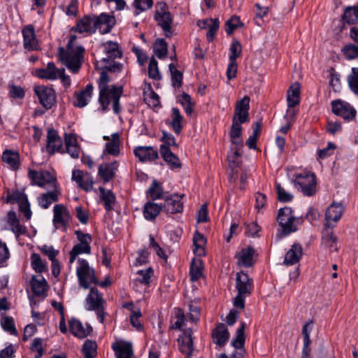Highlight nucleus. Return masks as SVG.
Masks as SVG:
<instances>
[{
    "label": "nucleus",
    "instance_id": "nucleus-1",
    "mask_svg": "<svg viewBox=\"0 0 358 358\" xmlns=\"http://www.w3.org/2000/svg\"><path fill=\"white\" fill-rule=\"evenodd\" d=\"M75 38L76 36L71 37L66 50L62 47L59 48L58 57L69 70L76 73L80 69L85 49L82 46H78L76 48L72 47L71 43Z\"/></svg>",
    "mask_w": 358,
    "mask_h": 358
},
{
    "label": "nucleus",
    "instance_id": "nucleus-2",
    "mask_svg": "<svg viewBox=\"0 0 358 358\" xmlns=\"http://www.w3.org/2000/svg\"><path fill=\"white\" fill-rule=\"evenodd\" d=\"M236 289L237 295L234 299V306L240 309L245 308V299L249 296L254 289L253 280L246 273L240 271L236 273Z\"/></svg>",
    "mask_w": 358,
    "mask_h": 358
},
{
    "label": "nucleus",
    "instance_id": "nucleus-3",
    "mask_svg": "<svg viewBox=\"0 0 358 358\" xmlns=\"http://www.w3.org/2000/svg\"><path fill=\"white\" fill-rule=\"evenodd\" d=\"M123 93V87L122 86L111 85V87L107 88V92L102 99L101 96V91H99V102L101 106L103 111L109 109V105L111 103L114 113L118 115L122 110L120 103V99Z\"/></svg>",
    "mask_w": 358,
    "mask_h": 358
},
{
    "label": "nucleus",
    "instance_id": "nucleus-4",
    "mask_svg": "<svg viewBox=\"0 0 358 358\" xmlns=\"http://www.w3.org/2000/svg\"><path fill=\"white\" fill-rule=\"evenodd\" d=\"M155 20L157 24L162 29L166 37H171L173 35L171 25L173 24V16L169 10L167 4L164 1L156 3Z\"/></svg>",
    "mask_w": 358,
    "mask_h": 358
},
{
    "label": "nucleus",
    "instance_id": "nucleus-5",
    "mask_svg": "<svg viewBox=\"0 0 358 358\" xmlns=\"http://www.w3.org/2000/svg\"><path fill=\"white\" fill-rule=\"evenodd\" d=\"M105 300L103 294L100 293L95 287L90 289V293L85 299V308L87 310L94 311L97 318L101 323H103L105 320V313L103 304Z\"/></svg>",
    "mask_w": 358,
    "mask_h": 358
},
{
    "label": "nucleus",
    "instance_id": "nucleus-6",
    "mask_svg": "<svg viewBox=\"0 0 358 358\" xmlns=\"http://www.w3.org/2000/svg\"><path fill=\"white\" fill-rule=\"evenodd\" d=\"M294 186L304 196H312L316 192V177L314 173L304 171L294 176Z\"/></svg>",
    "mask_w": 358,
    "mask_h": 358
},
{
    "label": "nucleus",
    "instance_id": "nucleus-7",
    "mask_svg": "<svg viewBox=\"0 0 358 358\" xmlns=\"http://www.w3.org/2000/svg\"><path fill=\"white\" fill-rule=\"evenodd\" d=\"M78 266L76 269L79 285L84 289L90 287L91 284H98L94 275V270L90 266L87 260L78 259Z\"/></svg>",
    "mask_w": 358,
    "mask_h": 358
},
{
    "label": "nucleus",
    "instance_id": "nucleus-8",
    "mask_svg": "<svg viewBox=\"0 0 358 358\" xmlns=\"http://www.w3.org/2000/svg\"><path fill=\"white\" fill-rule=\"evenodd\" d=\"M77 238L79 243L73 246L71 250L70 255V263H73L76 257L80 254H90L91 247L90 243L92 242V236L89 234L83 233L80 230L75 231Z\"/></svg>",
    "mask_w": 358,
    "mask_h": 358
},
{
    "label": "nucleus",
    "instance_id": "nucleus-9",
    "mask_svg": "<svg viewBox=\"0 0 358 358\" xmlns=\"http://www.w3.org/2000/svg\"><path fill=\"white\" fill-rule=\"evenodd\" d=\"M71 214L63 204H56L53 208L52 223L56 229H62L66 231L70 225Z\"/></svg>",
    "mask_w": 358,
    "mask_h": 358
},
{
    "label": "nucleus",
    "instance_id": "nucleus-10",
    "mask_svg": "<svg viewBox=\"0 0 358 358\" xmlns=\"http://www.w3.org/2000/svg\"><path fill=\"white\" fill-rule=\"evenodd\" d=\"M28 176L33 184L39 187H45L46 185H49L52 188L57 187L56 177L48 171H37L34 170H29Z\"/></svg>",
    "mask_w": 358,
    "mask_h": 358
},
{
    "label": "nucleus",
    "instance_id": "nucleus-11",
    "mask_svg": "<svg viewBox=\"0 0 358 358\" xmlns=\"http://www.w3.org/2000/svg\"><path fill=\"white\" fill-rule=\"evenodd\" d=\"M34 90L39 99V103L45 109H50L55 104L56 94L52 87L39 85L35 87Z\"/></svg>",
    "mask_w": 358,
    "mask_h": 358
},
{
    "label": "nucleus",
    "instance_id": "nucleus-12",
    "mask_svg": "<svg viewBox=\"0 0 358 358\" xmlns=\"http://www.w3.org/2000/svg\"><path fill=\"white\" fill-rule=\"evenodd\" d=\"M331 108L332 112L335 115L340 116L346 121L354 120L357 115V111L352 106L341 100L333 101Z\"/></svg>",
    "mask_w": 358,
    "mask_h": 358
},
{
    "label": "nucleus",
    "instance_id": "nucleus-13",
    "mask_svg": "<svg viewBox=\"0 0 358 358\" xmlns=\"http://www.w3.org/2000/svg\"><path fill=\"white\" fill-rule=\"evenodd\" d=\"M250 101V97L245 96L236 101L232 121L239 123H245L249 121Z\"/></svg>",
    "mask_w": 358,
    "mask_h": 358
},
{
    "label": "nucleus",
    "instance_id": "nucleus-14",
    "mask_svg": "<svg viewBox=\"0 0 358 358\" xmlns=\"http://www.w3.org/2000/svg\"><path fill=\"white\" fill-rule=\"evenodd\" d=\"M344 208L341 203H333L327 209L325 212V222L324 228H330L335 227V223L341 219L343 213Z\"/></svg>",
    "mask_w": 358,
    "mask_h": 358
},
{
    "label": "nucleus",
    "instance_id": "nucleus-15",
    "mask_svg": "<svg viewBox=\"0 0 358 358\" xmlns=\"http://www.w3.org/2000/svg\"><path fill=\"white\" fill-rule=\"evenodd\" d=\"M62 141L57 131L49 129L47 134L46 152L49 155H53L55 152L63 153Z\"/></svg>",
    "mask_w": 358,
    "mask_h": 358
},
{
    "label": "nucleus",
    "instance_id": "nucleus-16",
    "mask_svg": "<svg viewBox=\"0 0 358 358\" xmlns=\"http://www.w3.org/2000/svg\"><path fill=\"white\" fill-rule=\"evenodd\" d=\"M22 34L23 36V46L26 50L31 51L39 48L35 29L32 24L24 26L22 29Z\"/></svg>",
    "mask_w": 358,
    "mask_h": 358
},
{
    "label": "nucleus",
    "instance_id": "nucleus-17",
    "mask_svg": "<svg viewBox=\"0 0 358 358\" xmlns=\"http://www.w3.org/2000/svg\"><path fill=\"white\" fill-rule=\"evenodd\" d=\"M179 350L185 355V358H192V354L194 350L192 331L187 329L184 331L182 336L178 338Z\"/></svg>",
    "mask_w": 358,
    "mask_h": 358
},
{
    "label": "nucleus",
    "instance_id": "nucleus-18",
    "mask_svg": "<svg viewBox=\"0 0 358 358\" xmlns=\"http://www.w3.org/2000/svg\"><path fill=\"white\" fill-rule=\"evenodd\" d=\"M72 180L76 181L78 187L85 192H90L93 188V178L87 172L80 170H73L72 172Z\"/></svg>",
    "mask_w": 358,
    "mask_h": 358
},
{
    "label": "nucleus",
    "instance_id": "nucleus-19",
    "mask_svg": "<svg viewBox=\"0 0 358 358\" xmlns=\"http://www.w3.org/2000/svg\"><path fill=\"white\" fill-rule=\"evenodd\" d=\"M94 20L96 30L98 29L101 34L110 32L115 24V17L105 13L97 17L94 15Z\"/></svg>",
    "mask_w": 358,
    "mask_h": 358
},
{
    "label": "nucleus",
    "instance_id": "nucleus-20",
    "mask_svg": "<svg viewBox=\"0 0 358 358\" xmlns=\"http://www.w3.org/2000/svg\"><path fill=\"white\" fill-rule=\"evenodd\" d=\"M183 195L172 194L170 196L164 197V203L163 208L164 210L171 214L180 213L183 208V204L181 199Z\"/></svg>",
    "mask_w": 358,
    "mask_h": 358
},
{
    "label": "nucleus",
    "instance_id": "nucleus-21",
    "mask_svg": "<svg viewBox=\"0 0 358 358\" xmlns=\"http://www.w3.org/2000/svg\"><path fill=\"white\" fill-rule=\"evenodd\" d=\"M255 254V250L251 246H248L245 248H242L240 252H238L236 257L237 258V264L239 266L243 267H250L252 266L255 260L254 255Z\"/></svg>",
    "mask_w": 358,
    "mask_h": 358
},
{
    "label": "nucleus",
    "instance_id": "nucleus-22",
    "mask_svg": "<svg viewBox=\"0 0 358 358\" xmlns=\"http://www.w3.org/2000/svg\"><path fill=\"white\" fill-rule=\"evenodd\" d=\"M94 15H85L80 19L76 27L73 29L76 32L93 34L96 31Z\"/></svg>",
    "mask_w": 358,
    "mask_h": 358
},
{
    "label": "nucleus",
    "instance_id": "nucleus-23",
    "mask_svg": "<svg viewBox=\"0 0 358 358\" xmlns=\"http://www.w3.org/2000/svg\"><path fill=\"white\" fill-rule=\"evenodd\" d=\"M197 25L201 29H208L206 34V38L208 42L213 41L215 35L216 34L220 27V21L217 18H208L197 22Z\"/></svg>",
    "mask_w": 358,
    "mask_h": 358
},
{
    "label": "nucleus",
    "instance_id": "nucleus-24",
    "mask_svg": "<svg viewBox=\"0 0 358 358\" xmlns=\"http://www.w3.org/2000/svg\"><path fill=\"white\" fill-rule=\"evenodd\" d=\"M134 155L141 162L152 161L158 158V152L151 146H138L134 150Z\"/></svg>",
    "mask_w": 358,
    "mask_h": 358
},
{
    "label": "nucleus",
    "instance_id": "nucleus-25",
    "mask_svg": "<svg viewBox=\"0 0 358 358\" xmlns=\"http://www.w3.org/2000/svg\"><path fill=\"white\" fill-rule=\"evenodd\" d=\"M69 328L72 334L80 338L87 337L92 331V327L90 325L87 324L86 328H85L82 322L75 318H72L69 321Z\"/></svg>",
    "mask_w": 358,
    "mask_h": 358
},
{
    "label": "nucleus",
    "instance_id": "nucleus-26",
    "mask_svg": "<svg viewBox=\"0 0 358 358\" xmlns=\"http://www.w3.org/2000/svg\"><path fill=\"white\" fill-rule=\"evenodd\" d=\"M229 338V333L224 324L220 323L212 331V338L215 344L219 346L225 345Z\"/></svg>",
    "mask_w": 358,
    "mask_h": 358
},
{
    "label": "nucleus",
    "instance_id": "nucleus-27",
    "mask_svg": "<svg viewBox=\"0 0 358 358\" xmlns=\"http://www.w3.org/2000/svg\"><path fill=\"white\" fill-rule=\"evenodd\" d=\"M118 169V164L116 161L100 165L98 169L99 176L104 182H108L115 177Z\"/></svg>",
    "mask_w": 358,
    "mask_h": 358
},
{
    "label": "nucleus",
    "instance_id": "nucleus-28",
    "mask_svg": "<svg viewBox=\"0 0 358 358\" xmlns=\"http://www.w3.org/2000/svg\"><path fill=\"white\" fill-rule=\"evenodd\" d=\"M160 153L163 159L171 169H180L181 167L180 159L171 151L168 146L162 145L160 147Z\"/></svg>",
    "mask_w": 358,
    "mask_h": 358
},
{
    "label": "nucleus",
    "instance_id": "nucleus-29",
    "mask_svg": "<svg viewBox=\"0 0 358 358\" xmlns=\"http://www.w3.org/2000/svg\"><path fill=\"white\" fill-rule=\"evenodd\" d=\"M64 143L66 152L73 159L79 158L80 148L78 144V141L76 136L72 134H65Z\"/></svg>",
    "mask_w": 358,
    "mask_h": 358
},
{
    "label": "nucleus",
    "instance_id": "nucleus-30",
    "mask_svg": "<svg viewBox=\"0 0 358 358\" xmlns=\"http://www.w3.org/2000/svg\"><path fill=\"white\" fill-rule=\"evenodd\" d=\"M1 160L11 169L17 171L20 166V154L13 150H5L1 156Z\"/></svg>",
    "mask_w": 358,
    "mask_h": 358
},
{
    "label": "nucleus",
    "instance_id": "nucleus-31",
    "mask_svg": "<svg viewBox=\"0 0 358 358\" xmlns=\"http://www.w3.org/2000/svg\"><path fill=\"white\" fill-rule=\"evenodd\" d=\"M60 69L53 62H49L45 68L36 70V76L39 78L55 80L59 78Z\"/></svg>",
    "mask_w": 358,
    "mask_h": 358
},
{
    "label": "nucleus",
    "instance_id": "nucleus-32",
    "mask_svg": "<svg viewBox=\"0 0 358 358\" xmlns=\"http://www.w3.org/2000/svg\"><path fill=\"white\" fill-rule=\"evenodd\" d=\"M302 247L299 243H294L285 255L284 264L293 265L297 263L302 256Z\"/></svg>",
    "mask_w": 358,
    "mask_h": 358
},
{
    "label": "nucleus",
    "instance_id": "nucleus-33",
    "mask_svg": "<svg viewBox=\"0 0 358 358\" xmlns=\"http://www.w3.org/2000/svg\"><path fill=\"white\" fill-rule=\"evenodd\" d=\"M93 90V85L88 84L84 90L76 93V99L73 101L74 106L78 108H83L87 106L89 99L92 97Z\"/></svg>",
    "mask_w": 358,
    "mask_h": 358
},
{
    "label": "nucleus",
    "instance_id": "nucleus-34",
    "mask_svg": "<svg viewBox=\"0 0 358 358\" xmlns=\"http://www.w3.org/2000/svg\"><path fill=\"white\" fill-rule=\"evenodd\" d=\"M116 358H131L133 354L131 345L124 341H116L112 345Z\"/></svg>",
    "mask_w": 358,
    "mask_h": 358
},
{
    "label": "nucleus",
    "instance_id": "nucleus-35",
    "mask_svg": "<svg viewBox=\"0 0 358 358\" xmlns=\"http://www.w3.org/2000/svg\"><path fill=\"white\" fill-rule=\"evenodd\" d=\"M60 194L58 187L53 188L52 190L41 194L38 197L39 206L43 208H48L52 203L58 201V196Z\"/></svg>",
    "mask_w": 358,
    "mask_h": 358
},
{
    "label": "nucleus",
    "instance_id": "nucleus-36",
    "mask_svg": "<svg viewBox=\"0 0 358 358\" xmlns=\"http://www.w3.org/2000/svg\"><path fill=\"white\" fill-rule=\"evenodd\" d=\"M163 209V206L152 201L145 203L143 209L144 218L148 221L155 220Z\"/></svg>",
    "mask_w": 358,
    "mask_h": 358
},
{
    "label": "nucleus",
    "instance_id": "nucleus-37",
    "mask_svg": "<svg viewBox=\"0 0 358 358\" xmlns=\"http://www.w3.org/2000/svg\"><path fill=\"white\" fill-rule=\"evenodd\" d=\"M322 241V243L327 246L331 252L338 251V238L333 233V228H330L328 226L327 228H324Z\"/></svg>",
    "mask_w": 358,
    "mask_h": 358
},
{
    "label": "nucleus",
    "instance_id": "nucleus-38",
    "mask_svg": "<svg viewBox=\"0 0 358 358\" xmlns=\"http://www.w3.org/2000/svg\"><path fill=\"white\" fill-rule=\"evenodd\" d=\"M103 52L106 55V58L109 60L115 59L116 58H121L122 52L119 48L117 43L108 41L102 44Z\"/></svg>",
    "mask_w": 358,
    "mask_h": 358
},
{
    "label": "nucleus",
    "instance_id": "nucleus-39",
    "mask_svg": "<svg viewBox=\"0 0 358 358\" xmlns=\"http://www.w3.org/2000/svg\"><path fill=\"white\" fill-rule=\"evenodd\" d=\"M171 120L169 122V125L171 127L173 131L178 135L181 133L183 125V116L180 114L178 108H173L171 110Z\"/></svg>",
    "mask_w": 358,
    "mask_h": 358
},
{
    "label": "nucleus",
    "instance_id": "nucleus-40",
    "mask_svg": "<svg viewBox=\"0 0 358 358\" xmlns=\"http://www.w3.org/2000/svg\"><path fill=\"white\" fill-rule=\"evenodd\" d=\"M7 219V222L11 227V231L17 237L26 233V227L20 224L19 220L17 218L14 211H9L8 213Z\"/></svg>",
    "mask_w": 358,
    "mask_h": 358
},
{
    "label": "nucleus",
    "instance_id": "nucleus-41",
    "mask_svg": "<svg viewBox=\"0 0 358 358\" xmlns=\"http://www.w3.org/2000/svg\"><path fill=\"white\" fill-rule=\"evenodd\" d=\"M30 285L33 293L39 296L43 295L45 292L48 283L43 277L38 278L33 275L30 281Z\"/></svg>",
    "mask_w": 358,
    "mask_h": 358
},
{
    "label": "nucleus",
    "instance_id": "nucleus-42",
    "mask_svg": "<svg viewBox=\"0 0 358 358\" xmlns=\"http://www.w3.org/2000/svg\"><path fill=\"white\" fill-rule=\"evenodd\" d=\"M243 123L232 121V125L229 134L231 142L236 146H243V140L241 138Z\"/></svg>",
    "mask_w": 358,
    "mask_h": 358
},
{
    "label": "nucleus",
    "instance_id": "nucleus-43",
    "mask_svg": "<svg viewBox=\"0 0 358 358\" xmlns=\"http://www.w3.org/2000/svg\"><path fill=\"white\" fill-rule=\"evenodd\" d=\"M100 197L103 201L104 208L106 211H111L114 209L115 203V196L111 190H106L103 187H100Z\"/></svg>",
    "mask_w": 358,
    "mask_h": 358
},
{
    "label": "nucleus",
    "instance_id": "nucleus-44",
    "mask_svg": "<svg viewBox=\"0 0 358 358\" xmlns=\"http://www.w3.org/2000/svg\"><path fill=\"white\" fill-rule=\"evenodd\" d=\"M120 135L118 133H113L111 135L110 141L105 145V150L107 153L113 156H117L120 154Z\"/></svg>",
    "mask_w": 358,
    "mask_h": 358
},
{
    "label": "nucleus",
    "instance_id": "nucleus-45",
    "mask_svg": "<svg viewBox=\"0 0 358 358\" xmlns=\"http://www.w3.org/2000/svg\"><path fill=\"white\" fill-rule=\"evenodd\" d=\"M287 100L289 108H293L299 103L300 87L299 84L296 83L291 85L287 92Z\"/></svg>",
    "mask_w": 358,
    "mask_h": 358
},
{
    "label": "nucleus",
    "instance_id": "nucleus-46",
    "mask_svg": "<svg viewBox=\"0 0 358 358\" xmlns=\"http://www.w3.org/2000/svg\"><path fill=\"white\" fill-rule=\"evenodd\" d=\"M203 262L199 258L192 260L189 275L192 281H196L202 276Z\"/></svg>",
    "mask_w": 358,
    "mask_h": 358
},
{
    "label": "nucleus",
    "instance_id": "nucleus-47",
    "mask_svg": "<svg viewBox=\"0 0 358 358\" xmlns=\"http://www.w3.org/2000/svg\"><path fill=\"white\" fill-rule=\"evenodd\" d=\"M31 266L37 273H42L48 271L46 262H43L37 253H32L30 257Z\"/></svg>",
    "mask_w": 358,
    "mask_h": 358
},
{
    "label": "nucleus",
    "instance_id": "nucleus-48",
    "mask_svg": "<svg viewBox=\"0 0 358 358\" xmlns=\"http://www.w3.org/2000/svg\"><path fill=\"white\" fill-rule=\"evenodd\" d=\"M206 239L204 238V236L199 233L198 231H196L194 233V237H193V243H194V245L195 247L194 250V252L197 255V256H203L205 254V250H204V246H205V244H206Z\"/></svg>",
    "mask_w": 358,
    "mask_h": 358
},
{
    "label": "nucleus",
    "instance_id": "nucleus-49",
    "mask_svg": "<svg viewBox=\"0 0 358 358\" xmlns=\"http://www.w3.org/2000/svg\"><path fill=\"white\" fill-rule=\"evenodd\" d=\"M299 222V219L295 217L294 219H289L282 224H278L281 227L280 234L287 236L292 232H295L297 230L296 224Z\"/></svg>",
    "mask_w": 358,
    "mask_h": 358
},
{
    "label": "nucleus",
    "instance_id": "nucleus-50",
    "mask_svg": "<svg viewBox=\"0 0 358 358\" xmlns=\"http://www.w3.org/2000/svg\"><path fill=\"white\" fill-rule=\"evenodd\" d=\"M164 189L160 183L153 180L150 187L148 189V194L152 201L162 199L163 197Z\"/></svg>",
    "mask_w": 358,
    "mask_h": 358
},
{
    "label": "nucleus",
    "instance_id": "nucleus-51",
    "mask_svg": "<svg viewBox=\"0 0 358 358\" xmlns=\"http://www.w3.org/2000/svg\"><path fill=\"white\" fill-rule=\"evenodd\" d=\"M245 322H241L240 327L236 330V336L232 340L231 344L236 349H241L243 347L245 343L244 329Z\"/></svg>",
    "mask_w": 358,
    "mask_h": 358
},
{
    "label": "nucleus",
    "instance_id": "nucleus-52",
    "mask_svg": "<svg viewBox=\"0 0 358 358\" xmlns=\"http://www.w3.org/2000/svg\"><path fill=\"white\" fill-rule=\"evenodd\" d=\"M153 50L155 55L159 58H164L167 55V43L163 38H158L156 40Z\"/></svg>",
    "mask_w": 358,
    "mask_h": 358
},
{
    "label": "nucleus",
    "instance_id": "nucleus-53",
    "mask_svg": "<svg viewBox=\"0 0 358 358\" xmlns=\"http://www.w3.org/2000/svg\"><path fill=\"white\" fill-rule=\"evenodd\" d=\"M97 345L95 341L87 340L83 346V353L85 358H94L96 352Z\"/></svg>",
    "mask_w": 358,
    "mask_h": 358
},
{
    "label": "nucleus",
    "instance_id": "nucleus-54",
    "mask_svg": "<svg viewBox=\"0 0 358 358\" xmlns=\"http://www.w3.org/2000/svg\"><path fill=\"white\" fill-rule=\"evenodd\" d=\"M144 100L150 107H157L159 103V96L158 94L150 87L147 92H144Z\"/></svg>",
    "mask_w": 358,
    "mask_h": 358
},
{
    "label": "nucleus",
    "instance_id": "nucleus-55",
    "mask_svg": "<svg viewBox=\"0 0 358 358\" xmlns=\"http://www.w3.org/2000/svg\"><path fill=\"white\" fill-rule=\"evenodd\" d=\"M101 62L103 63L102 68L104 70L113 73H120L122 70L123 65L115 62L114 59L109 60L108 58H102Z\"/></svg>",
    "mask_w": 358,
    "mask_h": 358
},
{
    "label": "nucleus",
    "instance_id": "nucleus-56",
    "mask_svg": "<svg viewBox=\"0 0 358 358\" xmlns=\"http://www.w3.org/2000/svg\"><path fill=\"white\" fill-rule=\"evenodd\" d=\"M343 17L348 24H350L355 23L358 20V5L346 8L344 10Z\"/></svg>",
    "mask_w": 358,
    "mask_h": 358
},
{
    "label": "nucleus",
    "instance_id": "nucleus-57",
    "mask_svg": "<svg viewBox=\"0 0 358 358\" xmlns=\"http://www.w3.org/2000/svg\"><path fill=\"white\" fill-rule=\"evenodd\" d=\"M169 68L171 74V81L173 87L179 88L182 83V73L176 68L173 64H170Z\"/></svg>",
    "mask_w": 358,
    "mask_h": 358
},
{
    "label": "nucleus",
    "instance_id": "nucleus-58",
    "mask_svg": "<svg viewBox=\"0 0 358 358\" xmlns=\"http://www.w3.org/2000/svg\"><path fill=\"white\" fill-rule=\"evenodd\" d=\"M148 76L150 78L155 80H159L162 79V76L158 69L157 62L154 57H152L149 62Z\"/></svg>",
    "mask_w": 358,
    "mask_h": 358
},
{
    "label": "nucleus",
    "instance_id": "nucleus-59",
    "mask_svg": "<svg viewBox=\"0 0 358 358\" xmlns=\"http://www.w3.org/2000/svg\"><path fill=\"white\" fill-rule=\"evenodd\" d=\"M348 82L350 90L358 95V68H352L348 76Z\"/></svg>",
    "mask_w": 358,
    "mask_h": 358
},
{
    "label": "nucleus",
    "instance_id": "nucleus-60",
    "mask_svg": "<svg viewBox=\"0 0 358 358\" xmlns=\"http://www.w3.org/2000/svg\"><path fill=\"white\" fill-rule=\"evenodd\" d=\"M180 103L182 106L185 113L188 115H191L193 112L194 103L192 101L191 96L187 93H182L179 98Z\"/></svg>",
    "mask_w": 358,
    "mask_h": 358
},
{
    "label": "nucleus",
    "instance_id": "nucleus-61",
    "mask_svg": "<svg viewBox=\"0 0 358 358\" xmlns=\"http://www.w3.org/2000/svg\"><path fill=\"white\" fill-rule=\"evenodd\" d=\"M345 57L348 60L358 58V46L354 44H348L341 50Z\"/></svg>",
    "mask_w": 358,
    "mask_h": 358
},
{
    "label": "nucleus",
    "instance_id": "nucleus-62",
    "mask_svg": "<svg viewBox=\"0 0 358 358\" xmlns=\"http://www.w3.org/2000/svg\"><path fill=\"white\" fill-rule=\"evenodd\" d=\"M295 216L289 207H284L278 210L277 222L278 224H282L289 219H294Z\"/></svg>",
    "mask_w": 358,
    "mask_h": 358
},
{
    "label": "nucleus",
    "instance_id": "nucleus-63",
    "mask_svg": "<svg viewBox=\"0 0 358 358\" xmlns=\"http://www.w3.org/2000/svg\"><path fill=\"white\" fill-rule=\"evenodd\" d=\"M2 328L10 334L16 336L17 332L15 326V322L11 317H4L1 320Z\"/></svg>",
    "mask_w": 358,
    "mask_h": 358
},
{
    "label": "nucleus",
    "instance_id": "nucleus-64",
    "mask_svg": "<svg viewBox=\"0 0 358 358\" xmlns=\"http://www.w3.org/2000/svg\"><path fill=\"white\" fill-rule=\"evenodd\" d=\"M135 8V15L150 9L153 5L152 0H134L133 3Z\"/></svg>",
    "mask_w": 358,
    "mask_h": 358
}]
</instances>
